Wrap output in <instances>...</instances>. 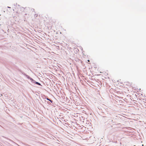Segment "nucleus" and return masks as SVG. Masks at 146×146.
<instances>
[{
	"mask_svg": "<svg viewBox=\"0 0 146 146\" xmlns=\"http://www.w3.org/2000/svg\"><path fill=\"white\" fill-rule=\"evenodd\" d=\"M103 74L104 75V76H106V75L108 74L106 72H104Z\"/></svg>",
	"mask_w": 146,
	"mask_h": 146,
	"instance_id": "obj_1",
	"label": "nucleus"
},
{
	"mask_svg": "<svg viewBox=\"0 0 146 146\" xmlns=\"http://www.w3.org/2000/svg\"><path fill=\"white\" fill-rule=\"evenodd\" d=\"M36 84H38V85H40V83H39L38 82H36Z\"/></svg>",
	"mask_w": 146,
	"mask_h": 146,
	"instance_id": "obj_2",
	"label": "nucleus"
},
{
	"mask_svg": "<svg viewBox=\"0 0 146 146\" xmlns=\"http://www.w3.org/2000/svg\"><path fill=\"white\" fill-rule=\"evenodd\" d=\"M47 100H49V101H50L51 102H52V101L51 100H49V99H48V98L47 99Z\"/></svg>",
	"mask_w": 146,
	"mask_h": 146,
	"instance_id": "obj_3",
	"label": "nucleus"
},
{
	"mask_svg": "<svg viewBox=\"0 0 146 146\" xmlns=\"http://www.w3.org/2000/svg\"><path fill=\"white\" fill-rule=\"evenodd\" d=\"M88 62H90V60H88Z\"/></svg>",
	"mask_w": 146,
	"mask_h": 146,
	"instance_id": "obj_4",
	"label": "nucleus"
}]
</instances>
